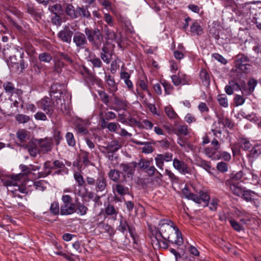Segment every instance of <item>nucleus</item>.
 Returning <instances> with one entry per match:
<instances>
[{"mask_svg": "<svg viewBox=\"0 0 261 261\" xmlns=\"http://www.w3.org/2000/svg\"><path fill=\"white\" fill-rule=\"evenodd\" d=\"M159 231L161 236L165 240L181 246L183 243L181 233L174 223L169 219L160 221L159 224Z\"/></svg>", "mask_w": 261, "mask_h": 261, "instance_id": "obj_1", "label": "nucleus"}, {"mask_svg": "<svg viewBox=\"0 0 261 261\" xmlns=\"http://www.w3.org/2000/svg\"><path fill=\"white\" fill-rule=\"evenodd\" d=\"M84 33L87 40L95 49H99L104 42V36L98 28H86Z\"/></svg>", "mask_w": 261, "mask_h": 261, "instance_id": "obj_2", "label": "nucleus"}, {"mask_svg": "<svg viewBox=\"0 0 261 261\" xmlns=\"http://www.w3.org/2000/svg\"><path fill=\"white\" fill-rule=\"evenodd\" d=\"M86 181L88 185L95 186L94 190L97 193L107 192V180L103 174H99L96 179L88 176L86 177Z\"/></svg>", "mask_w": 261, "mask_h": 261, "instance_id": "obj_3", "label": "nucleus"}, {"mask_svg": "<svg viewBox=\"0 0 261 261\" xmlns=\"http://www.w3.org/2000/svg\"><path fill=\"white\" fill-rule=\"evenodd\" d=\"M38 107L42 109L47 115L51 116L54 113L56 105L49 97H45L37 102Z\"/></svg>", "mask_w": 261, "mask_h": 261, "instance_id": "obj_4", "label": "nucleus"}, {"mask_svg": "<svg viewBox=\"0 0 261 261\" xmlns=\"http://www.w3.org/2000/svg\"><path fill=\"white\" fill-rule=\"evenodd\" d=\"M73 42L78 49H84L88 44V40L85 33L80 32H76L73 37Z\"/></svg>", "mask_w": 261, "mask_h": 261, "instance_id": "obj_5", "label": "nucleus"}, {"mask_svg": "<svg viewBox=\"0 0 261 261\" xmlns=\"http://www.w3.org/2000/svg\"><path fill=\"white\" fill-rule=\"evenodd\" d=\"M73 33L68 25H65L57 34L59 39L64 43L70 44Z\"/></svg>", "mask_w": 261, "mask_h": 261, "instance_id": "obj_6", "label": "nucleus"}, {"mask_svg": "<svg viewBox=\"0 0 261 261\" xmlns=\"http://www.w3.org/2000/svg\"><path fill=\"white\" fill-rule=\"evenodd\" d=\"M173 166L180 173L186 175L187 174H191L192 169L185 162L174 158L173 160Z\"/></svg>", "mask_w": 261, "mask_h": 261, "instance_id": "obj_7", "label": "nucleus"}, {"mask_svg": "<svg viewBox=\"0 0 261 261\" xmlns=\"http://www.w3.org/2000/svg\"><path fill=\"white\" fill-rule=\"evenodd\" d=\"M117 230L123 233L128 230L130 236L134 240V243H136L135 229L133 226L128 225L125 219L122 218L120 220L119 225L117 227Z\"/></svg>", "mask_w": 261, "mask_h": 261, "instance_id": "obj_8", "label": "nucleus"}, {"mask_svg": "<svg viewBox=\"0 0 261 261\" xmlns=\"http://www.w3.org/2000/svg\"><path fill=\"white\" fill-rule=\"evenodd\" d=\"M156 166L161 170L164 169V162H169L173 160V154L166 152L164 154H158L155 157Z\"/></svg>", "mask_w": 261, "mask_h": 261, "instance_id": "obj_9", "label": "nucleus"}, {"mask_svg": "<svg viewBox=\"0 0 261 261\" xmlns=\"http://www.w3.org/2000/svg\"><path fill=\"white\" fill-rule=\"evenodd\" d=\"M217 118L218 123L220 125L219 128H215V129L213 130L214 132L218 134H221L222 130L225 127H227L229 128L233 127V123L229 118L224 116L218 115Z\"/></svg>", "mask_w": 261, "mask_h": 261, "instance_id": "obj_10", "label": "nucleus"}, {"mask_svg": "<svg viewBox=\"0 0 261 261\" xmlns=\"http://www.w3.org/2000/svg\"><path fill=\"white\" fill-rule=\"evenodd\" d=\"M36 143L38 144L41 153H45L52 149L53 141L50 138L37 140Z\"/></svg>", "mask_w": 261, "mask_h": 261, "instance_id": "obj_11", "label": "nucleus"}, {"mask_svg": "<svg viewBox=\"0 0 261 261\" xmlns=\"http://www.w3.org/2000/svg\"><path fill=\"white\" fill-rule=\"evenodd\" d=\"M114 96V102L115 107H111L110 108L116 112H119L120 110H126L127 108V102L126 100H123L115 94Z\"/></svg>", "mask_w": 261, "mask_h": 261, "instance_id": "obj_12", "label": "nucleus"}, {"mask_svg": "<svg viewBox=\"0 0 261 261\" xmlns=\"http://www.w3.org/2000/svg\"><path fill=\"white\" fill-rule=\"evenodd\" d=\"M76 211L75 204L72 202L62 204L60 208V214L62 215H69Z\"/></svg>", "mask_w": 261, "mask_h": 261, "instance_id": "obj_13", "label": "nucleus"}, {"mask_svg": "<svg viewBox=\"0 0 261 261\" xmlns=\"http://www.w3.org/2000/svg\"><path fill=\"white\" fill-rule=\"evenodd\" d=\"M101 51L100 54L101 59L106 64H109L112 60L113 51L110 50L109 47L105 45L102 47Z\"/></svg>", "mask_w": 261, "mask_h": 261, "instance_id": "obj_14", "label": "nucleus"}, {"mask_svg": "<svg viewBox=\"0 0 261 261\" xmlns=\"http://www.w3.org/2000/svg\"><path fill=\"white\" fill-rule=\"evenodd\" d=\"M53 168L54 169L58 170L56 172L57 174H67L68 173V169L62 161L58 160L54 161L53 163Z\"/></svg>", "mask_w": 261, "mask_h": 261, "instance_id": "obj_15", "label": "nucleus"}, {"mask_svg": "<svg viewBox=\"0 0 261 261\" xmlns=\"http://www.w3.org/2000/svg\"><path fill=\"white\" fill-rule=\"evenodd\" d=\"M38 147V144L36 143V140L33 142H30L25 145V148L28 149L30 155L33 157L36 156L37 154L41 153Z\"/></svg>", "mask_w": 261, "mask_h": 261, "instance_id": "obj_16", "label": "nucleus"}, {"mask_svg": "<svg viewBox=\"0 0 261 261\" xmlns=\"http://www.w3.org/2000/svg\"><path fill=\"white\" fill-rule=\"evenodd\" d=\"M181 192L184 197L189 200H191L197 203H200L199 196L192 193L187 187L182 190Z\"/></svg>", "mask_w": 261, "mask_h": 261, "instance_id": "obj_17", "label": "nucleus"}, {"mask_svg": "<svg viewBox=\"0 0 261 261\" xmlns=\"http://www.w3.org/2000/svg\"><path fill=\"white\" fill-rule=\"evenodd\" d=\"M105 80L109 87L110 92L112 93L113 95H114L115 93L118 90V88L114 77L110 75H106Z\"/></svg>", "mask_w": 261, "mask_h": 261, "instance_id": "obj_18", "label": "nucleus"}, {"mask_svg": "<svg viewBox=\"0 0 261 261\" xmlns=\"http://www.w3.org/2000/svg\"><path fill=\"white\" fill-rule=\"evenodd\" d=\"M244 174L242 171H240L236 173H232L229 177V178L226 181V184H238L240 181Z\"/></svg>", "mask_w": 261, "mask_h": 261, "instance_id": "obj_19", "label": "nucleus"}, {"mask_svg": "<svg viewBox=\"0 0 261 261\" xmlns=\"http://www.w3.org/2000/svg\"><path fill=\"white\" fill-rule=\"evenodd\" d=\"M63 93L62 87L61 85L57 83L53 84L50 87V95L51 97H53L54 94H57L54 96V97L57 98V100L60 99V95Z\"/></svg>", "mask_w": 261, "mask_h": 261, "instance_id": "obj_20", "label": "nucleus"}, {"mask_svg": "<svg viewBox=\"0 0 261 261\" xmlns=\"http://www.w3.org/2000/svg\"><path fill=\"white\" fill-rule=\"evenodd\" d=\"M230 191L235 195L241 197L244 191V189L239 186L238 184H226Z\"/></svg>", "mask_w": 261, "mask_h": 261, "instance_id": "obj_21", "label": "nucleus"}, {"mask_svg": "<svg viewBox=\"0 0 261 261\" xmlns=\"http://www.w3.org/2000/svg\"><path fill=\"white\" fill-rule=\"evenodd\" d=\"M20 54L18 52V53H15V54H12V56H9L5 58L8 65L11 66L12 67H15L18 68L20 60H19L16 57L17 55L18 56Z\"/></svg>", "mask_w": 261, "mask_h": 261, "instance_id": "obj_22", "label": "nucleus"}, {"mask_svg": "<svg viewBox=\"0 0 261 261\" xmlns=\"http://www.w3.org/2000/svg\"><path fill=\"white\" fill-rule=\"evenodd\" d=\"M18 50L17 48L9 44L4 46L3 49V54L5 58L9 56H12V54H15V53H18Z\"/></svg>", "mask_w": 261, "mask_h": 261, "instance_id": "obj_23", "label": "nucleus"}, {"mask_svg": "<svg viewBox=\"0 0 261 261\" xmlns=\"http://www.w3.org/2000/svg\"><path fill=\"white\" fill-rule=\"evenodd\" d=\"M88 5H86L85 7H77L76 12L77 18L79 17L89 18L91 16V14L88 10Z\"/></svg>", "mask_w": 261, "mask_h": 261, "instance_id": "obj_24", "label": "nucleus"}, {"mask_svg": "<svg viewBox=\"0 0 261 261\" xmlns=\"http://www.w3.org/2000/svg\"><path fill=\"white\" fill-rule=\"evenodd\" d=\"M105 212L107 215L111 216L113 218H116L118 213V209L116 208L115 206L111 204H108L105 207Z\"/></svg>", "mask_w": 261, "mask_h": 261, "instance_id": "obj_25", "label": "nucleus"}, {"mask_svg": "<svg viewBox=\"0 0 261 261\" xmlns=\"http://www.w3.org/2000/svg\"><path fill=\"white\" fill-rule=\"evenodd\" d=\"M196 165L211 173V166H210V162L199 158L196 160Z\"/></svg>", "mask_w": 261, "mask_h": 261, "instance_id": "obj_26", "label": "nucleus"}, {"mask_svg": "<svg viewBox=\"0 0 261 261\" xmlns=\"http://www.w3.org/2000/svg\"><path fill=\"white\" fill-rule=\"evenodd\" d=\"M103 32L106 35V39L107 40H115L117 39V35L116 33L109 29L107 25L104 27Z\"/></svg>", "mask_w": 261, "mask_h": 261, "instance_id": "obj_27", "label": "nucleus"}, {"mask_svg": "<svg viewBox=\"0 0 261 261\" xmlns=\"http://www.w3.org/2000/svg\"><path fill=\"white\" fill-rule=\"evenodd\" d=\"M65 12L66 14L72 18H77V9L75 10L74 7L70 4H65Z\"/></svg>", "mask_w": 261, "mask_h": 261, "instance_id": "obj_28", "label": "nucleus"}, {"mask_svg": "<svg viewBox=\"0 0 261 261\" xmlns=\"http://www.w3.org/2000/svg\"><path fill=\"white\" fill-rule=\"evenodd\" d=\"M200 77L204 86H208L210 83V76L206 70L204 69L201 70L199 73Z\"/></svg>", "mask_w": 261, "mask_h": 261, "instance_id": "obj_29", "label": "nucleus"}, {"mask_svg": "<svg viewBox=\"0 0 261 261\" xmlns=\"http://www.w3.org/2000/svg\"><path fill=\"white\" fill-rule=\"evenodd\" d=\"M114 189L119 195L121 196L129 194L128 188L121 184H116Z\"/></svg>", "mask_w": 261, "mask_h": 261, "instance_id": "obj_30", "label": "nucleus"}, {"mask_svg": "<svg viewBox=\"0 0 261 261\" xmlns=\"http://www.w3.org/2000/svg\"><path fill=\"white\" fill-rule=\"evenodd\" d=\"M190 31L192 33L197 35H200L203 33L201 27L197 21L193 22L190 27Z\"/></svg>", "mask_w": 261, "mask_h": 261, "instance_id": "obj_31", "label": "nucleus"}, {"mask_svg": "<svg viewBox=\"0 0 261 261\" xmlns=\"http://www.w3.org/2000/svg\"><path fill=\"white\" fill-rule=\"evenodd\" d=\"M206 155L209 158H211L213 160H218V153L216 152V150L214 148L207 147L204 150Z\"/></svg>", "mask_w": 261, "mask_h": 261, "instance_id": "obj_32", "label": "nucleus"}, {"mask_svg": "<svg viewBox=\"0 0 261 261\" xmlns=\"http://www.w3.org/2000/svg\"><path fill=\"white\" fill-rule=\"evenodd\" d=\"M134 168L127 164H121L120 165V168L127 174L128 177L133 174L135 170Z\"/></svg>", "mask_w": 261, "mask_h": 261, "instance_id": "obj_33", "label": "nucleus"}, {"mask_svg": "<svg viewBox=\"0 0 261 261\" xmlns=\"http://www.w3.org/2000/svg\"><path fill=\"white\" fill-rule=\"evenodd\" d=\"M120 147L121 145L117 141H112L109 143L106 149L109 152H114L117 151Z\"/></svg>", "mask_w": 261, "mask_h": 261, "instance_id": "obj_34", "label": "nucleus"}, {"mask_svg": "<svg viewBox=\"0 0 261 261\" xmlns=\"http://www.w3.org/2000/svg\"><path fill=\"white\" fill-rule=\"evenodd\" d=\"M85 71L87 73L86 79L87 82H89L92 85L94 84H98L100 80L96 77L94 75L91 73L88 69L84 68Z\"/></svg>", "mask_w": 261, "mask_h": 261, "instance_id": "obj_35", "label": "nucleus"}, {"mask_svg": "<svg viewBox=\"0 0 261 261\" xmlns=\"http://www.w3.org/2000/svg\"><path fill=\"white\" fill-rule=\"evenodd\" d=\"M260 154H261V144H257L251 149L250 155L253 158H256Z\"/></svg>", "mask_w": 261, "mask_h": 261, "instance_id": "obj_36", "label": "nucleus"}, {"mask_svg": "<svg viewBox=\"0 0 261 261\" xmlns=\"http://www.w3.org/2000/svg\"><path fill=\"white\" fill-rule=\"evenodd\" d=\"M239 144L241 147L244 150H248L251 147V144L250 141L244 138H240L238 139Z\"/></svg>", "mask_w": 261, "mask_h": 261, "instance_id": "obj_37", "label": "nucleus"}, {"mask_svg": "<svg viewBox=\"0 0 261 261\" xmlns=\"http://www.w3.org/2000/svg\"><path fill=\"white\" fill-rule=\"evenodd\" d=\"M175 133L177 135L187 136L189 134L188 126L186 125H180L177 126Z\"/></svg>", "mask_w": 261, "mask_h": 261, "instance_id": "obj_38", "label": "nucleus"}, {"mask_svg": "<svg viewBox=\"0 0 261 261\" xmlns=\"http://www.w3.org/2000/svg\"><path fill=\"white\" fill-rule=\"evenodd\" d=\"M5 185L6 186H14L16 187L15 189H17L18 192L26 194L28 193V190L26 188L15 185V182L12 180H8Z\"/></svg>", "mask_w": 261, "mask_h": 261, "instance_id": "obj_39", "label": "nucleus"}, {"mask_svg": "<svg viewBox=\"0 0 261 261\" xmlns=\"http://www.w3.org/2000/svg\"><path fill=\"white\" fill-rule=\"evenodd\" d=\"M150 162L151 161L145 159H141L137 164L136 163H134V167H136L137 165H138L140 169L145 170L146 168L148 167Z\"/></svg>", "mask_w": 261, "mask_h": 261, "instance_id": "obj_40", "label": "nucleus"}, {"mask_svg": "<svg viewBox=\"0 0 261 261\" xmlns=\"http://www.w3.org/2000/svg\"><path fill=\"white\" fill-rule=\"evenodd\" d=\"M109 177L113 181H118L120 178V172L115 169H111L109 174Z\"/></svg>", "mask_w": 261, "mask_h": 261, "instance_id": "obj_41", "label": "nucleus"}, {"mask_svg": "<svg viewBox=\"0 0 261 261\" xmlns=\"http://www.w3.org/2000/svg\"><path fill=\"white\" fill-rule=\"evenodd\" d=\"M39 60L41 62L49 63L52 60V57L50 54L47 53H42L39 55Z\"/></svg>", "mask_w": 261, "mask_h": 261, "instance_id": "obj_42", "label": "nucleus"}, {"mask_svg": "<svg viewBox=\"0 0 261 261\" xmlns=\"http://www.w3.org/2000/svg\"><path fill=\"white\" fill-rule=\"evenodd\" d=\"M254 194V192L250 190H244L242 195H241V197L245 200V201L249 202L251 201L253 199L252 198V194Z\"/></svg>", "mask_w": 261, "mask_h": 261, "instance_id": "obj_43", "label": "nucleus"}, {"mask_svg": "<svg viewBox=\"0 0 261 261\" xmlns=\"http://www.w3.org/2000/svg\"><path fill=\"white\" fill-rule=\"evenodd\" d=\"M16 135L19 141L21 143H23L27 138V131L23 129H20L17 132Z\"/></svg>", "mask_w": 261, "mask_h": 261, "instance_id": "obj_44", "label": "nucleus"}, {"mask_svg": "<svg viewBox=\"0 0 261 261\" xmlns=\"http://www.w3.org/2000/svg\"><path fill=\"white\" fill-rule=\"evenodd\" d=\"M161 84L163 86L164 88L165 92L166 94H171V92L173 89V86L168 82L166 81L165 80H163L161 82Z\"/></svg>", "mask_w": 261, "mask_h": 261, "instance_id": "obj_45", "label": "nucleus"}, {"mask_svg": "<svg viewBox=\"0 0 261 261\" xmlns=\"http://www.w3.org/2000/svg\"><path fill=\"white\" fill-rule=\"evenodd\" d=\"M15 119L19 123H25L30 120V117L24 114H18L16 116Z\"/></svg>", "mask_w": 261, "mask_h": 261, "instance_id": "obj_46", "label": "nucleus"}, {"mask_svg": "<svg viewBox=\"0 0 261 261\" xmlns=\"http://www.w3.org/2000/svg\"><path fill=\"white\" fill-rule=\"evenodd\" d=\"M77 213L81 216H83L86 214L88 208L83 204L78 203L76 207Z\"/></svg>", "mask_w": 261, "mask_h": 261, "instance_id": "obj_47", "label": "nucleus"}, {"mask_svg": "<svg viewBox=\"0 0 261 261\" xmlns=\"http://www.w3.org/2000/svg\"><path fill=\"white\" fill-rule=\"evenodd\" d=\"M49 210L50 213L53 215H58L59 213L60 210L59 203L57 201H54L53 203H51Z\"/></svg>", "mask_w": 261, "mask_h": 261, "instance_id": "obj_48", "label": "nucleus"}, {"mask_svg": "<svg viewBox=\"0 0 261 261\" xmlns=\"http://www.w3.org/2000/svg\"><path fill=\"white\" fill-rule=\"evenodd\" d=\"M3 87L6 93L13 94L14 92L15 87L10 82H7L3 84Z\"/></svg>", "mask_w": 261, "mask_h": 261, "instance_id": "obj_49", "label": "nucleus"}, {"mask_svg": "<svg viewBox=\"0 0 261 261\" xmlns=\"http://www.w3.org/2000/svg\"><path fill=\"white\" fill-rule=\"evenodd\" d=\"M217 100L219 104L222 107H227L228 106V100L225 95L222 94L218 95Z\"/></svg>", "mask_w": 261, "mask_h": 261, "instance_id": "obj_50", "label": "nucleus"}, {"mask_svg": "<svg viewBox=\"0 0 261 261\" xmlns=\"http://www.w3.org/2000/svg\"><path fill=\"white\" fill-rule=\"evenodd\" d=\"M98 93L100 96L101 100L105 104L108 105L109 102V98L108 94L104 91H98Z\"/></svg>", "mask_w": 261, "mask_h": 261, "instance_id": "obj_51", "label": "nucleus"}, {"mask_svg": "<svg viewBox=\"0 0 261 261\" xmlns=\"http://www.w3.org/2000/svg\"><path fill=\"white\" fill-rule=\"evenodd\" d=\"M199 194L200 203H201L202 201H203L204 203H206L210 199V196L207 194V193L203 191H200L199 192Z\"/></svg>", "mask_w": 261, "mask_h": 261, "instance_id": "obj_52", "label": "nucleus"}, {"mask_svg": "<svg viewBox=\"0 0 261 261\" xmlns=\"http://www.w3.org/2000/svg\"><path fill=\"white\" fill-rule=\"evenodd\" d=\"M66 139L68 144L70 146H74L75 144V140L72 133H67L66 135Z\"/></svg>", "mask_w": 261, "mask_h": 261, "instance_id": "obj_53", "label": "nucleus"}, {"mask_svg": "<svg viewBox=\"0 0 261 261\" xmlns=\"http://www.w3.org/2000/svg\"><path fill=\"white\" fill-rule=\"evenodd\" d=\"M216 167L217 170L222 173L226 172L228 170L227 164L223 162L218 163Z\"/></svg>", "mask_w": 261, "mask_h": 261, "instance_id": "obj_54", "label": "nucleus"}, {"mask_svg": "<svg viewBox=\"0 0 261 261\" xmlns=\"http://www.w3.org/2000/svg\"><path fill=\"white\" fill-rule=\"evenodd\" d=\"M257 84V81L254 79H250L248 81L247 85L250 92H251L252 93L253 92Z\"/></svg>", "mask_w": 261, "mask_h": 261, "instance_id": "obj_55", "label": "nucleus"}, {"mask_svg": "<svg viewBox=\"0 0 261 261\" xmlns=\"http://www.w3.org/2000/svg\"><path fill=\"white\" fill-rule=\"evenodd\" d=\"M74 178L76 181L77 182L79 186L81 187L83 186L84 184L85 183V181L83 176L80 173L77 172H75L74 174Z\"/></svg>", "mask_w": 261, "mask_h": 261, "instance_id": "obj_56", "label": "nucleus"}, {"mask_svg": "<svg viewBox=\"0 0 261 261\" xmlns=\"http://www.w3.org/2000/svg\"><path fill=\"white\" fill-rule=\"evenodd\" d=\"M145 172L148 174L149 176H152L158 171L154 166L151 165V161L149 163L148 167L145 169Z\"/></svg>", "mask_w": 261, "mask_h": 261, "instance_id": "obj_57", "label": "nucleus"}, {"mask_svg": "<svg viewBox=\"0 0 261 261\" xmlns=\"http://www.w3.org/2000/svg\"><path fill=\"white\" fill-rule=\"evenodd\" d=\"M48 10L54 15L58 14V12L61 10V6L59 4H55L53 6H49Z\"/></svg>", "mask_w": 261, "mask_h": 261, "instance_id": "obj_58", "label": "nucleus"}, {"mask_svg": "<svg viewBox=\"0 0 261 261\" xmlns=\"http://www.w3.org/2000/svg\"><path fill=\"white\" fill-rule=\"evenodd\" d=\"M44 169L45 170L44 176H46L51 173V170H54L53 165H50L49 161L45 162L44 164Z\"/></svg>", "mask_w": 261, "mask_h": 261, "instance_id": "obj_59", "label": "nucleus"}, {"mask_svg": "<svg viewBox=\"0 0 261 261\" xmlns=\"http://www.w3.org/2000/svg\"><path fill=\"white\" fill-rule=\"evenodd\" d=\"M237 61L240 64H244L249 62V58L244 54L238 55L237 57Z\"/></svg>", "mask_w": 261, "mask_h": 261, "instance_id": "obj_60", "label": "nucleus"}, {"mask_svg": "<svg viewBox=\"0 0 261 261\" xmlns=\"http://www.w3.org/2000/svg\"><path fill=\"white\" fill-rule=\"evenodd\" d=\"M219 159H222L225 161H229L231 159L230 154L226 151H222L218 153Z\"/></svg>", "mask_w": 261, "mask_h": 261, "instance_id": "obj_61", "label": "nucleus"}, {"mask_svg": "<svg viewBox=\"0 0 261 261\" xmlns=\"http://www.w3.org/2000/svg\"><path fill=\"white\" fill-rule=\"evenodd\" d=\"M58 56L59 57H61L69 64H72L73 60L67 54H66L63 52H59L58 53Z\"/></svg>", "mask_w": 261, "mask_h": 261, "instance_id": "obj_62", "label": "nucleus"}, {"mask_svg": "<svg viewBox=\"0 0 261 261\" xmlns=\"http://www.w3.org/2000/svg\"><path fill=\"white\" fill-rule=\"evenodd\" d=\"M165 174L168 176L172 182H176L178 181V178L170 170L166 169Z\"/></svg>", "mask_w": 261, "mask_h": 261, "instance_id": "obj_63", "label": "nucleus"}, {"mask_svg": "<svg viewBox=\"0 0 261 261\" xmlns=\"http://www.w3.org/2000/svg\"><path fill=\"white\" fill-rule=\"evenodd\" d=\"M229 223L232 227L237 231H240L243 229V226H241L238 222L230 220Z\"/></svg>", "mask_w": 261, "mask_h": 261, "instance_id": "obj_64", "label": "nucleus"}]
</instances>
